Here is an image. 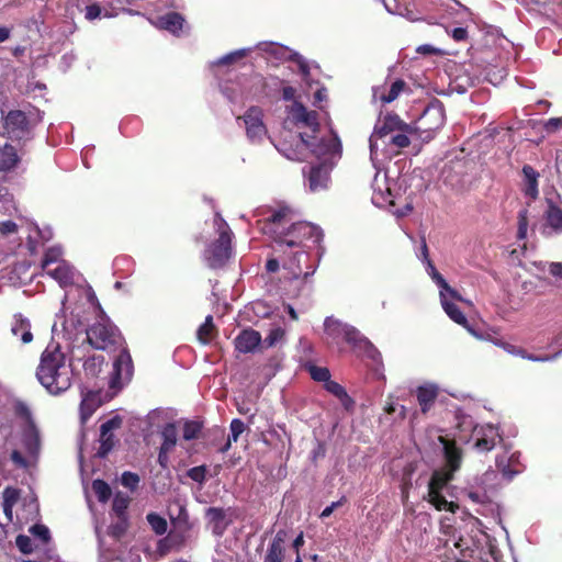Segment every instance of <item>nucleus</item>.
Listing matches in <instances>:
<instances>
[{"label": "nucleus", "instance_id": "1", "mask_svg": "<svg viewBox=\"0 0 562 562\" xmlns=\"http://www.w3.org/2000/svg\"><path fill=\"white\" fill-rule=\"evenodd\" d=\"M68 295L65 294L61 301V311L56 315L52 331L54 335L63 333L64 336L71 340L80 333H86V339L89 345L98 350H116L121 348L120 355L113 362V371L110 378L111 389H121L124 383L130 381L133 372L132 358L125 347H123V338L115 325L109 318L101 317L88 329H85L83 322L74 312L70 316L65 315Z\"/></svg>", "mask_w": 562, "mask_h": 562}, {"label": "nucleus", "instance_id": "2", "mask_svg": "<svg viewBox=\"0 0 562 562\" xmlns=\"http://www.w3.org/2000/svg\"><path fill=\"white\" fill-rule=\"evenodd\" d=\"M289 119L293 121L299 128L307 127L310 132L300 131L299 142L296 146L288 147L285 144L280 146L276 145L278 151L284 157L291 160H303L308 150L314 155L319 162L324 165H335L341 156V144L336 134L327 132L321 136L316 135L319 133L317 114L315 111H307L301 103L294 102L289 108Z\"/></svg>", "mask_w": 562, "mask_h": 562}, {"label": "nucleus", "instance_id": "3", "mask_svg": "<svg viewBox=\"0 0 562 562\" xmlns=\"http://www.w3.org/2000/svg\"><path fill=\"white\" fill-rule=\"evenodd\" d=\"M263 234L271 236L280 245L299 246L305 239L318 244L323 237L322 231L307 222H294V214L289 207L272 212L261 226Z\"/></svg>", "mask_w": 562, "mask_h": 562}, {"label": "nucleus", "instance_id": "4", "mask_svg": "<svg viewBox=\"0 0 562 562\" xmlns=\"http://www.w3.org/2000/svg\"><path fill=\"white\" fill-rule=\"evenodd\" d=\"M71 363L59 344L50 342L41 355L36 378L52 395H59L71 386Z\"/></svg>", "mask_w": 562, "mask_h": 562}, {"label": "nucleus", "instance_id": "5", "mask_svg": "<svg viewBox=\"0 0 562 562\" xmlns=\"http://www.w3.org/2000/svg\"><path fill=\"white\" fill-rule=\"evenodd\" d=\"M443 443V452L449 471H435L429 483L427 499L438 510H447L456 513L458 505L453 502H449L441 494V491L452 480L453 472H456L461 464V450L456 447L453 442L441 439Z\"/></svg>", "mask_w": 562, "mask_h": 562}, {"label": "nucleus", "instance_id": "6", "mask_svg": "<svg viewBox=\"0 0 562 562\" xmlns=\"http://www.w3.org/2000/svg\"><path fill=\"white\" fill-rule=\"evenodd\" d=\"M213 229L216 237L204 249L203 260L207 267L217 269L224 267L233 254V232L218 213L213 218Z\"/></svg>", "mask_w": 562, "mask_h": 562}, {"label": "nucleus", "instance_id": "7", "mask_svg": "<svg viewBox=\"0 0 562 562\" xmlns=\"http://www.w3.org/2000/svg\"><path fill=\"white\" fill-rule=\"evenodd\" d=\"M324 327L326 335L334 341L339 338H344L345 341L351 345L357 352L363 353L366 357L374 361H379L381 359L379 350L356 327L344 324L333 317H327L325 319Z\"/></svg>", "mask_w": 562, "mask_h": 562}, {"label": "nucleus", "instance_id": "8", "mask_svg": "<svg viewBox=\"0 0 562 562\" xmlns=\"http://www.w3.org/2000/svg\"><path fill=\"white\" fill-rule=\"evenodd\" d=\"M396 132H413V126L403 122L397 115L389 114L375 125L370 136V159L373 167L378 169L376 156L380 147V140Z\"/></svg>", "mask_w": 562, "mask_h": 562}, {"label": "nucleus", "instance_id": "9", "mask_svg": "<svg viewBox=\"0 0 562 562\" xmlns=\"http://www.w3.org/2000/svg\"><path fill=\"white\" fill-rule=\"evenodd\" d=\"M446 115L441 102H431L422 113L413 126V132H419L424 140H430L432 134L440 130L445 124Z\"/></svg>", "mask_w": 562, "mask_h": 562}, {"label": "nucleus", "instance_id": "10", "mask_svg": "<svg viewBox=\"0 0 562 562\" xmlns=\"http://www.w3.org/2000/svg\"><path fill=\"white\" fill-rule=\"evenodd\" d=\"M4 135L13 140L26 138L32 130V123L25 112L11 110L3 116Z\"/></svg>", "mask_w": 562, "mask_h": 562}, {"label": "nucleus", "instance_id": "11", "mask_svg": "<svg viewBox=\"0 0 562 562\" xmlns=\"http://www.w3.org/2000/svg\"><path fill=\"white\" fill-rule=\"evenodd\" d=\"M259 48L277 60H292L296 63L303 79L307 80L310 75L308 63L299 53L292 52L290 48L277 43H261Z\"/></svg>", "mask_w": 562, "mask_h": 562}, {"label": "nucleus", "instance_id": "12", "mask_svg": "<svg viewBox=\"0 0 562 562\" xmlns=\"http://www.w3.org/2000/svg\"><path fill=\"white\" fill-rule=\"evenodd\" d=\"M547 210L543 215V224L540 232L546 237L562 234V203L555 204L551 199H547Z\"/></svg>", "mask_w": 562, "mask_h": 562}, {"label": "nucleus", "instance_id": "13", "mask_svg": "<svg viewBox=\"0 0 562 562\" xmlns=\"http://www.w3.org/2000/svg\"><path fill=\"white\" fill-rule=\"evenodd\" d=\"M472 436L475 439L474 448L481 452L491 451L502 440L498 429L490 424L474 426Z\"/></svg>", "mask_w": 562, "mask_h": 562}, {"label": "nucleus", "instance_id": "14", "mask_svg": "<svg viewBox=\"0 0 562 562\" xmlns=\"http://www.w3.org/2000/svg\"><path fill=\"white\" fill-rule=\"evenodd\" d=\"M246 134L251 142H259L267 135V128L262 122V111L259 108H250L243 117Z\"/></svg>", "mask_w": 562, "mask_h": 562}, {"label": "nucleus", "instance_id": "15", "mask_svg": "<svg viewBox=\"0 0 562 562\" xmlns=\"http://www.w3.org/2000/svg\"><path fill=\"white\" fill-rule=\"evenodd\" d=\"M440 302L446 314L457 324L462 325L471 333L473 336L481 338V336L468 324V319L465 315L459 310V307L454 304L453 301H458V299H452L448 291H439ZM459 301H462L460 297Z\"/></svg>", "mask_w": 562, "mask_h": 562}, {"label": "nucleus", "instance_id": "16", "mask_svg": "<svg viewBox=\"0 0 562 562\" xmlns=\"http://www.w3.org/2000/svg\"><path fill=\"white\" fill-rule=\"evenodd\" d=\"M521 192L524 196L529 201L527 204L529 205L531 202L536 201L539 196V178L540 173L530 165H525L521 169Z\"/></svg>", "mask_w": 562, "mask_h": 562}, {"label": "nucleus", "instance_id": "17", "mask_svg": "<svg viewBox=\"0 0 562 562\" xmlns=\"http://www.w3.org/2000/svg\"><path fill=\"white\" fill-rule=\"evenodd\" d=\"M372 202L379 206L384 207L387 205H394L393 194L390 184L386 180V176L380 179V171L378 170L372 182Z\"/></svg>", "mask_w": 562, "mask_h": 562}, {"label": "nucleus", "instance_id": "18", "mask_svg": "<svg viewBox=\"0 0 562 562\" xmlns=\"http://www.w3.org/2000/svg\"><path fill=\"white\" fill-rule=\"evenodd\" d=\"M261 342L260 333L252 328L241 330L234 339L236 350L241 353L255 352Z\"/></svg>", "mask_w": 562, "mask_h": 562}, {"label": "nucleus", "instance_id": "19", "mask_svg": "<svg viewBox=\"0 0 562 562\" xmlns=\"http://www.w3.org/2000/svg\"><path fill=\"white\" fill-rule=\"evenodd\" d=\"M122 419L115 416L101 425L100 429V450L99 454L104 457L114 447L113 430L121 427Z\"/></svg>", "mask_w": 562, "mask_h": 562}, {"label": "nucleus", "instance_id": "20", "mask_svg": "<svg viewBox=\"0 0 562 562\" xmlns=\"http://www.w3.org/2000/svg\"><path fill=\"white\" fill-rule=\"evenodd\" d=\"M334 165H324L319 162L310 168L308 171V188L311 191H319L327 187L329 180V171Z\"/></svg>", "mask_w": 562, "mask_h": 562}, {"label": "nucleus", "instance_id": "21", "mask_svg": "<svg viewBox=\"0 0 562 562\" xmlns=\"http://www.w3.org/2000/svg\"><path fill=\"white\" fill-rule=\"evenodd\" d=\"M43 271L57 281L63 288L72 284L76 274V270L67 261L59 262L58 265Z\"/></svg>", "mask_w": 562, "mask_h": 562}, {"label": "nucleus", "instance_id": "22", "mask_svg": "<svg viewBox=\"0 0 562 562\" xmlns=\"http://www.w3.org/2000/svg\"><path fill=\"white\" fill-rule=\"evenodd\" d=\"M520 454L517 452L512 453L509 457L504 453L497 456L496 467L502 472L504 477L510 481L516 474L522 471L519 463Z\"/></svg>", "mask_w": 562, "mask_h": 562}, {"label": "nucleus", "instance_id": "23", "mask_svg": "<svg viewBox=\"0 0 562 562\" xmlns=\"http://www.w3.org/2000/svg\"><path fill=\"white\" fill-rule=\"evenodd\" d=\"M308 254L305 251H297L294 255V258L289 263V269L293 278L304 277L307 278L315 272V267L307 265L308 262Z\"/></svg>", "mask_w": 562, "mask_h": 562}, {"label": "nucleus", "instance_id": "24", "mask_svg": "<svg viewBox=\"0 0 562 562\" xmlns=\"http://www.w3.org/2000/svg\"><path fill=\"white\" fill-rule=\"evenodd\" d=\"M31 322L22 314H15L11 322V334L14 337H20L22 344H30L33 340L31 330Z\"/></svg>", "mask_w": 562, "mask_h": 562}, {"label": "nucleus", "instance_id": "25", "mask_svg": "<svg viewBox=\"0 0 562 562\" xmlns=\"http://www.w3.org/2000/svg\"><path fill=\"white\" fill-rule=\"evenodd\" d=\"M285 539L286 531L279 530L267 550L263 562H283Z\"/></svg>", "mask_w": 562, "mask_h": 562}, {"label": "nucleus", "instance_id": "26", "mask_svg": "<svg viewBox=\"0 0 562 562\" xmlns=\"http://www.w3.org/2000/svg\"><path fill=\"white\" fill-rule=\"evenodd\" d=\"M416 396L420 411L426 414L435 404L438 396V386L432 383L420 385L416 390Z\"/></svg>", "mask_w": 562, "mask_h": 562}, {"label": "nucleus", "instance_id": "27", "mask_svg": "<svg viewBox=\"0 0 562 562\" xmlns=\"http://www.w3.org/2000/svg\"><path fill=\"white\" fill-rule=\"evenodd\" d=\"M405 82L401 79L395 80L386 92L385 87H374L372 90V97L374 100H380L382 103H391L403 91Z\"/></svg>", "mask_w": 562, "mask_h": 562}, {"label": "nucleus", "instance_id": "28", "mask_svg": "<svg viewBox=\"0 0 562 562\" xmlns=\"http://www.w3.org/2000/svg\"><path fill=\"white\" fill-rule=\"evenodd\" d=\"M206 518L212 532L216 536H222L228 526L225 510L218 507H210L206 510Z\"/></svg>", "mask_w": 562, "mask_h": 562}, {"label": "nucleus", "instance_id": "29", "mask_svg": "<svg viewBox=\"0 0 562 562\" xmlns=\"http://www.w3.org/2000/svg\"><path fill=\"white\" fill-rule=\"evenodd\" d=\"M495 345L502 347L506 352H508L510 355H514V356H517V357H520L522 359H527L530 361H535V362L552 361V360L557 359V357L559 355L562 353V351H558L553 356H535V355L528 353L526 350H524L521 348H517L514 345H510L507 342L495 341Z\"/></svg>", "mask_w": 562, "mask_h": 562}, {"label": "nucleus", "instance_id": "30", "mask_svg": "<svg viewBox=\"0 0 562 562\" xmlns=\"http://www.w3.org/2000/svg\"><path fill=\"white\" fill-rule=\"evenodd\" d=\"M183 18L176 12H170L165 15L158 16L155 25L161 30H166L172 34H178L183 26Z\"/></svg>", "mask_w": 562, "mask_h": 562}, {"label": "nucleus", "instance_id": "31", "mask_svg": "<svg viewBox=\"0 0 562 562\" xmlns=\"http://www.w3.org/2000/svg\"><path fill=\"white\" fill-rule=\"evenodd\" d=\"M22 441L29 454L35 456L40 450V435L34 424L23 426Z\"/></svg>", "mask_w": 562, "mask_h": 562}, {"label": "nucleus", "instance_id": "32", "mask_svg": "<svg viewBox=\"0 0 562 562\" xmlns=\"http://www.w3.org/2000/svg\"><path fill=\"white\" fill-rule=\"evenodd\" d=\"M19 161L16 149L12 145L4 144L0 147V171L14 169Z\"/></svg>", "mask_w": 562, "mask_h": 562}, {"label": "nucleus", "instance_id": "33", "mask_svg": "<svg viewBox=\"0 0 562 562\" xmlns=\"http://www.w3.org/2000/svg\"><path fill=\"white\" fill-rule=\"evenodd\" d=\"M426 265V271L430 276V278L436 282V284L439 286V291H448L452 299H460V295L457 293L456 290H453L447 281L443 279V277L437 271L436 267L431 262L430 259H427Z\"/></svg>", "mask_w": 562, "mask_h": 562}, {"label": "nucleus", "instance_id": "34", "mask_svg": "<svg viewBox=\"0 0 562 562\" xmlns=\"http://www.w3.org/2000/svg\"><path fill=\"white\" fill-rule=\"evenodd\" d=\"M413 134V132H396L394 134L389 135L385 139L380 140V146L384 147H395L397 149L406 148L411 140L409 135Z\"/></svg>", "mask_w": 562, "mask_h": 562}, {"label": "nucleus", "instance_id": "35", "mask_svg": "<svg viewBox=\"0 0 562 562\" xmlns=\"http://www.w3.org/2000/svg\"><path fill=\"white\" fill-rule=\"evenodd\" d=\"M97 407L98 403L95 394L88 393L82 397L80 404V419L82 424H85L92 416Z\"/></svg>", "mask_w": 562, "mask_h": 562}, {"label": "nucleus", "instance_id": "36", "mask_svg": "<svg viewBox=\"0 0 562 562\" xmlns=\"http://www.w3.org/2000/svg\"><path fill=\"white\" fill-rule=\"evenodd\" d=\"M160 435L162 438L160 447H162L164 450H173L178 440V431L176 425L173 423L167 424L162 428Z\"/></svg>", "mask_w": 562, "mask_h": 562}, {"label": "nucleus", "instance_id": "37", "mask_svg": "<svg viewBox=\"0 0 562 562\" xmlns=\"http://www.w3.org/2000/svg\"><path fill=\"white\" fill-rule=\"evenodd\" d=\"M63 250L60 247L55 246L50 247L46 250L43 261H42V269H49L50 267L58 265L59 262L65 261L61 259Z\"/></svg>", "mask_w": 562, "mask_h": 562}, {"label": "nucleus", "instance_id": "38", "mask_svg": "<svg viewBox=\"0 0 562 562\" xmlns=\"http://www.w3.org/2000/svg\"><path fill=\"white\" fill-rule=\"evenodd\" d=\"M103 362L104 358L102 356H91L87 358L83 362V370L86 374L95 376L101 371Z\"/></svg>", "mask_w": 562, "mask_h": 562}, {"label": "nucleus", "instance_id": "39", "mask_svg": "<svg viewBox=\"0 0 562 562\" xmlns=\"http://www.w3.org/2000/svg\"><path fill=\"white\" fill-rule=\"evenodd\" d=\"M92 490L101 503L109 501L111 496V488L108 483L102 480H94L92 483Z\"/></svg>", "mask_w": 562, "mask_h": 562}, {"label": "nucleus", "instance_id": "40", "mask_svg": "<svg viewBox=\"0 0 562 562\" xmlns=\"http://www.w3.org/2000/svg\"><path fill=\"white\" fill-rule=\"evenodd\" d=\"M147 521L157 535L161 536L167 531V520L161 516L150 513L147 515Z\"/></svg>", "mask_w": 562, "mask_h": 562}, {"label": "nucleus", "instance_id": "41", "mask_svg": "<svg viewBox=\"0 0 562 562\" xmlns=\"http://www.w3.org/2000/svg\"><path fill=\"white\" fill-rule=\"evenodd\" d=\"M202 424L194 420L186 422L183 425V434L182 437L184 440H192L198 438L201 432Z\"/></svg>", "mask_w": 562, "mask_h": 562}, {"label": "nucleus", "instance_id": "42", "mask_svg": "<svg viewBox=\"0 0 562 562\" xmlns=\"http://www.w3.org/2000/svg\"><path fill=\"white\" fill-rule=\"evenodd\" d=\"M528 213L529 212H528L527 207L521 209L518 212V231H517L518 239H525L527 237L528 226H529Z\"/></svg>", "mask_w": 562, "mask_h": 562}, {"label": "nucleus", "instance_id": "43", "mask_svg": "<svg viewBox=\"0 0 562 562\" xmlns=\"http://www.w3.org/2000/svg\"><path fill=\"white\" fill-rule=\"evenodd\" d=\"M213 329V317L206 316L204 323L198 329V338L202 344H207L211 339V331Z\"/></svg>", "mask_w": 562, "mask_h": 562}, {"label": "nucleus", "instance_id": "44", "mask_svg": "<svg viewBox=\"0 0 562 562\" xmlns=\"http://www.w3.org/2000/svg\"><path fill=\"white\" fill-rule=\"evenodd\" d=\"M285 331L281 327L272 328L269 335L262 341L265 347L271 348L284 339Z\"/></svg>", "mask_w": 562, "mask_h": 562}, {"label": "nucleus", "instance_id": "45", "mask_svg": "<svg viewBox=\"0 0 562 562\" xmlns=\"http://www.w3.org/2000/svg\"><path fill=\"white\" fill-rule=\"evenodd\" d=\"M128 504H130V497L122 493H117L113 499V510L115 512V514L119 517H121L125 514V510L127 509Z\"/></svg>", "mask_w": 562, "mask_h": 562}, {"label": "nucleus", "instance_id": "46", "mask_svg": "<svg viewBox=\"0 0 562 562\" xmlns=\"http://www.w3.org/2000/svg\"><path fill=\"white\" fill-rule=\"evenodd\" d=\"M30 533L41 540L42 543H47L50 540L49 529L42 524H35L29 529Z\"/></svg>", "mask_w": 562, "mask_h": 562}, {"label": "nucleus", "instance_id": "47", "mask_svg": "<svg viewBox=\"0 0 562 562\" xmlns=\"http://www.w3.org/2000/svg\"><path fill=\"white\" fill-rule=\"evenodd\" d=\"M308 372H310L312 379L315 381L326 383L328 380H330V372L327 368L310 366Z\"/></svg>", "mask_w": 562, "mask_h": 562}, {"label": "nucleus", "instance_id": "48", "mask_svg": "<svg viewBox=\"0 0 562 562\" xmlns=\"http://www.w3.org/2000/svg\"><path fill=\"white\" fill-rule=\"evenodd\" d=\"M15 415L21 419L23 426L34 424L31 417V412L24 403H16L14 406Z\"/></svg>", "mask_w": 562, "mask_h": 562}, {"label": "nucleus", "instance_id": "49", "mask_svg": "<svg viewBox=\"0 0 562 562\" xmlns=\"http://www.w3.org/2000/svg\"><path fill=\"white\" fill-rule=\"evenodd\" d=\"M248 49H238V50H235V52H232V53H228L226 55H224L223 57L218 58L214 65H229L234 61H236L237 59H240L243 58L244 56H246Z\"/></svg>", "mask_w": 562, "mask_h": 562}, {"label": "nucleus", "instance_id": "50", "mask_svg": "<svg viewBox=\"0 0 562 562\" xmlns=\"http://www.w3.org/2000/svg\"><path fill=\"white\" fill-rule=\"evenodd\" d=\"M245 424L243 420L235 418L232 420L229 426V441L236 442L239 436L245 431Z\"/></svg>", "mask_w": 562, "mask_h": 562}, {"label": "nucleus", "instance_id": "51", "mask_svg": "<svg viewBox=\"0 0 562 562\" xmlns=\"http://www.w3.org/2000/svg\"><path fill=\"white\" fill-rule=\"evenodd\" d=\"M15 544L19 548V550L24 554L32 553L34 550L32 539L25 535H19L15 539Z\"/></svg>", "mask_w": 562, "mask_h": 562}, {"label": "nucleus", "instance_id": "52", "mask_svg": "<svg viewBox=\"0 0 562 562\" xmlns=\"http://www.w3.org/2000/svg\"><path fill=\"white\" fill-rule=\"evenodd\" d=\"M325 389L340 400L348 398L345 389L335 381L328 380L325 383Z\"/></svg>", "mask_w": 562, "mask_h": 562}, {"label": "nucleus", "instance_id": "53", "mask_svg": "<svg viewBox=\"0 0 562 562\" xmlns=\"http://www.w3.org/2000/svg\"><path fill=\"white\" fill-rule=\"evenodd\" d=\"M121 483L123 486L134 490L139 483V476L132 472H124L121 477Z\"/></svg>", "mask_w": 562, "mask_h": 562}, {"label": "nucleus", "instance_id": "54", "mask_svg": "<svg viewBox=\"0 0 562 562\" xmlns=\"http://www.w3.org/2000/svg\"><path fill=\"white\" fill-rule=\"evenodd\" d=\"M101 16H110L108 12L105 11L104 14L102 13V9L98 4H91L86 8V19L89 21H93Z\"/></svg>", "mask_w": 562, "mask_h": 562}, {"label": "nucleus", "instance_id": "55", "mask_svg": "<svg viewBox=\"0 0 562 562\" xmlns=\"http://www.w3.org/2000/svg\"><path fill=\"white\" fill-rule=\"evenodd\" d=\"M206 469L204 465L194 467L188 471V476L194 482L202 483L205 480Z\"/></svg>", "mask_w": 562, "mask_h": 562}, {"label": "nucleus", "instance_id": "56", "mask_svg": "<svg viewBox=\"0 0 562 562\" xmlns=\"http://www.w3.org/2000/svg\"><path fill=\"white\" fill-rule=\"evenodd\" d=\"M19 499V491L13 487H7L3 491V502L2 504L14 506V504Z\"/></svg>", "mask_w": 562, "mask_h": 562}, {"label": "nucleus", "instance_id": "57", "mask_svg": "<svg viewBox=\"0 0 562 562\" xmlns=\"http://www.w3.org/2000/svg\"><path fill=\"white\" fill-rule=\"evenodd\" d=\"M18 231V225L13 221L0 222V235L8 236L14 234Z\"/></svg>", "mask_w": 562, "mask_h": 562}, {"label": "nucleus", "instance_id": "58", "mask_svg": "<svg viewBox=\"0 0 562 562\" xmlns=\"http://www.w3.org/2000/svg\"><path fill=\"white\" fill-rule=\"evenodd\" d=\"M345 502H346V498H345V497H341V498H340L339 501H337V502H333L330 505H328L327 507H325V508L323 509V512L321 513L319 517H321V518H327V517H329V516L333 514V512H334L336 508H338V507H340L341 505H344V504H345Z\"/></svg>", "mask_w": 562, "mask_h": 562}, {"label": "nucleus", "instance_id": "59", "mask_svg": "<svg viewBox=\"0 0 562 562\" xmlns=\"http://www.w3.org/2000/svg\"><path fill=\"white\" fill-rule=\"evenodd\" d=\"M560 126H562V117H552L544 123V130L548 133L555 132Z\"/></svg>", "mask_w": 562, "mask_h": 562}, {"label": "nucleus", "instance_id": "60", "mask_svg": "<svg viewBox=\"0 0 562 562\" xmlns=\"http://www.w3.org/2000/svg\"><path fill=\"white\" fill-rule=\"evenodd\" d=\"M451 36L454 41L461 42L468 37V31L464 27H456L452 30Z\"/></svg>", "mask_w": 562, "mask_h": 562}, {"label": "nucleus", "instance_id": "61", "mask_svg": "<svg viewBox=\"0 0 562 562\" xmlns=\"http://www.w3.org/2000/svg\"><path fill=\"white\" fill-rule=\"evenodd\" d=\"M171 450H164V448L160 447L159 454H158V462L162 468L168 467V462H169L168 453Z\"/></svg>", "mask_w": 562, "mask_h": 562}, {"label": "nucleus", "instance_id": "62", "mask_svg": "<svg viewBox=\"0 0 562 562\" xmlns=\"http://www.w3.org/2000/svg\"><path fill=\"white\" fill-rule=\"evenodd\" d=\"M11 460L20 465V467H25L26 465V461L25 459L23 458L22 453L18 450H13L12 453H11Z\"/></svg>", "mask_w": 562, "mask_h": 562}, {"label": "nucleus", "instance_id": "63", "mask_svg": "<svg viewBox=\"0 0 562 562\" xmlns=\"http://www.w3.org/2000/svg\"><path fill=\"white\" fill-rule=\"evenodd\" d=\"M549 270L552 276L562 279V262H551Z\"/></svg>", "mask_w": 562, "mask_h": 562}, {"label": "nucleus", "instance_id": "64", "mask_svg": "<svg viewBox=\"0 0 562 562\" xmlns=\"http://www.w3.org/2000/svg\"><path fill=\"white\" fill-rule=\"evenodd\" d=\"M469 497L479 504H483L486 501V495L479 492H470Z\"/></svg>", "mask_w": 562, "mask_h": 562}]
</instances>
